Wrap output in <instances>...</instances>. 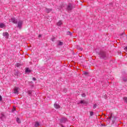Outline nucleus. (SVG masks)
Masks as SVG:
<instances>
[{
	"label": "nucleus",
	"instance_id": "obj_1",
	"mask_svg": "<svg viewBox=\"0 0 127 127\" xmlns=\"http://www.w3.org/2000/svg\"><path fill=\"white\" fill-rule=\"evenodd\" d=\"M99 56L101 59H106V58H107V54L106 53V52L103 51H101L99 53Z\"/></svg>",
	"mask_w": 127,
	"mask_h": 127
},
{
	"label": "nucleus",
	"instance_id": "obj_2",
	"mask_svg": "<svg viewBox=\"0 0 127 127\" xmlns=\"http://www.w3.org/2000/svg\"><path fill=\"white\" fill-rule=\"evenodd\" d=\"M9 22H13V23L16 24L17 23V20L14 17H12L10 19H9Z\"/></svg>",
	"mask_w": 127,
	"mask_h": 127
},
{
	"label": "nucleus",
	"instance_id": "obj_3",
	"mask_svg": "<svg viewBox=\"0 0 127 127\" xmlns=\"http://www.w3.org/2000/svg\"><path fill=\"white\" fill-rule=\"evenodd\" d=\"M23 23V21L22 20H19L17 23V27L19 28V29H21V27H22V24Z\"/></svg>",
	"mask_w": 127,
	"mask_h": 127
},
{
	"label": "nucleus",
	"instance_id": "obj_4",
	"mask_svg": "<svg viewBox=\"0 0 127 127\" xmlns=\"http://www.w3.org/2000/svg\"><path fill=\"white\" fill-rule=\"evenodd\" d=\"M73 9V7L72 6V4H68L67 7V11H71Z\"/></svg>",
	"mask_w": 127,
	"mask_h": 127
},
{
	"label": "nucleus",
	"instance_id": "obj_5",
	"mask_svg": "<svg viewBox=\"0 0 127 127\" xmlns=\"http://www.w3.org/2000/svg\"><path fill=\"white\" fill-rule=\"evenodd\" d=\"M65 122H67V118L63 117L61 119V124H65Z\"/></svg>",
	"mask_w": 127,
	"mask_h": 127
},
{
	"label": "nucleus",
	"instance_id": "obj_6",
	"mask_svg": "<svg viewBox=\"0 0 127 127\" xmlns=\"http://www.w3.org/2000/svg\"><path fill=\"white\" fill-rule=\"evenodd\" d=\"M79 104H82L83 105H87V102L85 100H81L79 102L77 103L78 105Z\"/></svg>",
	"mask_w": 127,
	"mask_h": 127
},
{
	"label": "nucleus",
	"instance_id": "obj_7",
	"mask_svg": "<svg viewBox=\"0 0 127 127\" xmlns=\"http://www.w3.org/2000/svg\"><path fill=\"white\" fill-rule=\"evenodd\" d=\"M54 107L55 108V109H60V105H59V104H57V103H55L54 105Z\"/></svg>",
	"mask_w": 127,
	"mask_h": 127
},
{
	"label": "nucleus",
	"instance_id": "obj_8",
	"mask_svg": "<svg viewBox=\"0 0 127 127\" xmlns=\"http://www.w3.org/2000/svg\"><path fill=\"white\" fill-rule=\"evenodd\" d=\"M2 35L6 38H8V36H9V34H8V33L7 32L3 33Z\"/></svg>",
	"mask_w": 127,
	"mask_h": 127
},
{
	"label": "nucleus",
	"instance_id": "obj_9",
	"mask_svg": "<svg viewBox=\"0 0 127 127\" xmlns=\"http://www.w3.org/2000/svg\"><path fill=\"white\" fill-rule=\"evenodd\" d=\"M14 94H18V87H15L14 89Z\"/></svg>",
	"mask_w": 127,
	"mask_h": 127
},
{
	"label": "nucleus",
	"instance_id": "obj_10",
	"mask_svg": "<svg viewBox=\"0 0 127 127\" xmlns=\"http://www.w3.org/2000/svg\"><path fill=\"white\" fill-rule=\"evenodd\" d=\"M57 45H58L59 46H62V45H63V42L60 41H58Z\"/></svg>",
	"mask_w": 127,
	"mask_h": 127
},
{
	"label": "nucleus",
	"instance_id": "obj_11",
	"mask_svg": "<svg viewBox=\"0 0 127 127\" xmlns=\"http://www.w3.org/2000/svg\"><path fill=\"white\" fill-rule=\"evenodd\" d=\"M5 25L3 23H0V28H4Z\"/></svg>",
	"mask_w": 127,
	"mask_h": 127
},
{
	"label": "nucleus",
	"instance_id": "obj_12",
	"mask_svg": "<svg viewBox=\"0 0 127 127\" xmlns=\"http://www.w3.org/2000/svg\"><path fill=\"white\" fill-rule=\"evenodd\" d=\"M0 119L1 120V121H3V119H5V116H4V115H3V114H1Z\"/></svg>",
	"mask_w": 127,
	"mask_h": 127
},
{
	"label": "nucleus",
	"instance_id": "obj_13",
	"mask_svg": "<svg viewBox=\"0 0 127 127\" xmlns=\"http://www.w3.org/2000/svg\"><path fill=\"white\" fill-rule=\"evenodd\" d=\"M66 35H69V36H72L73 35V34L70 31H67L66 33Z\"/></svg>",
	"mask_w": 127,
	"mask_h": 127
},
{
	"label": "nucleus",
	"instance_id": "obj_14",
	"mask_svg": "<svg viewBox=\"0 0 127 127\" xmlns=\"http://www.w3.org/2000/svg\"><path fill=\"white\" fill-rule=\"evenodd\" d=\"M57 24L58 26H60L61 25H62L63 24L62 21H59Z\"/></svg>",
	"mask_w": 127,
	"mask_h": 127
},
{
	"label": "nucleus",
	"instance_id": "obj_15",
	"mask_svg": "<svg viewBox=\"0 0 127 127\" xmlns=\"http://www.w3.org/2000/svg\"><path fill=\"white\" fill-rule=\"evenodd\" d=\"M39 126H40V124H39V123H38V122H35V127H39Z\"/></svg>",
	"mask_w": 127,
	"mask_h": 127
},
{
	"label": "nucleus",
	"instance_id": "obj_16",
	"mask_svg": "<svg viewBox=\"0 0 127 127\" xmlns=\"http://www.w3.org/2000/svg\"><path fill=\"white\" fill-rule=\"evenodd\" d=\"M25 72L26 73H30V72H31V70H30V69H29V68H26Z\"/></svg>",
	"mask_w": 127,
	"mask_h": 127
},
{
	"label": "nucleus",
	"instance_id": "obj_17",
	"mask_svg": "<svg viewBox=\"0 0 127 127\" xmlns=\"http://www.w3.org/2000/svg\"><path fill=\"white\" fill-rule=\"evenodd\" d=\"M112 117H113V114L112 113H110V117H109L108 118V121L109 122H110V121H111V119H112Z\"/></svg>",
	"mask_w": 127,
	"mask_h": 127
},
{
	"label": "nucleus",
	"instance_id": "obj_18",
	"mask_svg": "<svg viewBox=\"0 0 127 127\" xmlns=\"http://www.w3.org/2000/svg\"><path fill=\"white\" fill-rule=\"evenodd\" d=\"M46 11L47 13H49V12H50V11H51V9L46 8Z\"/></svg>",
	"mask_w": 127,
	"mask_h": 127
},
{
	"label": "nucleus",
	"instance_id": "obj_19",
	"mask_svg": "<svg viewBox=\"0 0 127 127\" xmlns=\"http://www.w3.org/2000/svg\"><path fill=\"white\" fill-rule=\"evenodd\" d=\"M33 92V90H29L28 91V95H31L32 94V92Z\"/></svg>",
	"mask_w": 127,
	"mask_h": 127
},
{
	"label": "nucleus",
	"instance_id": "obj_20",
	"mask_svg": "<svg viewBox=\"0 0 127 127\" xmlns=\"http://www.w3.org/2000/svg\"><path fill=\"white\" fill-rule=\"evenodd\" d=\"M123 100L125 103L127 104V97H125L123 98Z\"/></svg>",
	"mask_w": 127,
	"mask_h": 127
},
{
	"label": "nucleus",
	"instance_id": "obj_21",
	"mask_svg": "<svg viewBox=\"0 0 127 127\" xmlns=\"http://www.w3.org/2000/svg\"><path fill=\"white\" fill-rule=\"evenodd\" d=\"M16 122H17V123H18V124H20V123H21L20 120H19V119L18 118H17Z\"/></svg>",
	"mask_w": 127,
	"mask_h": 127
},
{
	"label": "nucleus",
	"instance_id": "obj_22",
	"mask_svg": "<svg viewBox=\"0 0 127 127\" xmlns=\"http://www.w3.org/2000/svg\"><path fill=\"white\" fill-rule=\"evenodd\" d=\"M81 96H82V97H86V94H85V93L82 94H81Z\"/></svg>",
	"mask_w": 127,
	"mask_h": 127
},
{
	"label": "nucleus",
	"instance_id": "obj_23",
	"mask_svg": "<svg viewBox=\"0 0 127 127\" xmlns=\"http://www.w3.org/2000/svg\"><path fill=\"white\" fill-rule=\"evenodd\" d=\"M97 108V104H94L93 106V109H96Z\"/></svg>",
	"mask_w": 127,
	"mask_h": 127
},
{
	"label": "nucleus",
	"instance_id": "obj_24",
	"mask_svg": "<svg viewBox=\"0 0 127 127\" xmlns=\"http://www.w3.org/2000/svg\"><path fill=\"white\" fill-rule=\"evenodd\" d=\"M16 65L17 67H19V66H20V64L19 63H17Z\"/></svg>",
	"mask_w": 127,
	"mask_h": 127
},
{
	"label": "nucleus",
	"instance_id": "obj_25",
	"mask_svg": "<svg viewBox=\"0 0 127 127\" xmlns=\"http://www.w3.org/2000/svg\"><path fill=\"white\" fill-rule=\"evenodd\" d=\"M123 81H124V82H127V79L126 78H123Z\"/></svg>",
	"mask_w": 127,
	"mask_h": 127
},
{
	"label": "nucleus",
	"instance_id": "obj_26",
	"mask_svg": "<svg viewBox=\"0 0 127 127\" xmlns=\"http://www.w3.org/2000/svg\"><path fill=\"white\" fill-rule=\"evenodd\" d=\"M90 115L91 116H93V115H94V113L93 112H91L90 113Z\"/></svg>",
	"mask_w": 127,
	"mask_h": 127
},
{
	"label": "nucleus",
	"instance_id": "obj_27",
	"mask_svg": "<svg viewBox=\"0 0 127 127\" xmlns=\"http://www.w3.org/2000/svg\"><path fill=\"white\" fill-rule=\"evenodd\" d=\"M83 74H84V75H88V72L84 71Z\"/></svg>",
	"mask_w": 127,
	"mask_h": 127
},
{
	"label": "nucleus",
	"instance_id": "obj_28",
	"mask_svg": "<svg viewBox=\"0 0 127 127\" xmlns=\"http://www.w3.org/2000/svg\"><path fill=\"white\" fill-rule=\"evenodd\" d=\"M55 40V38H52V41H53V42H54Z\"/></svg>",
	"mask_w": 127,
	"mask_h": 127
},
{
	"label": "nucleus",
	"instance_id": "obj_29",
	"mask_svg": "<svg viewBox=\"0 0 127 127\" xmlns=\"http://www.w3.org/2000/svg\"><path fill=\"white\" fill-rule=\"evenodd\" d=\"M124 50L127 52V46L124 48Z\"/></svg>",
	"mask_w": 127,
	"mask_h": 127
},
{
	"label": "nucleus",
	"instance_id": "obj_30",
	"mask_svg": "<svg viewBox=\"0 0 127 127\" xmlns=\"http://www.w3.org/2000/svg\"><path fill=\"white\" fill-rule=\"evenodd\" d=\"M78 49H79V50H80V51H82V50H83V48H80V47L78 48Z\"/></svg>",
	"mask_w": 127,
	"mask_h": 127
},
{
	"label": "nucleus",
	"instance_id": "obj_31",
	"mask_svg": "<svg viewBox=\"0 0 127 127\" xmlns=\"http://www.w3.org/2000/svg\"><path fill=\"white\" fill-rule=\"evenodd\" d=\"M0 101H2V97L0 95Z\"/></svg>",
	"mask_w": 127,
	"mask_h": 127
},
{
	"label": "nucleus",
	"instance_id": "obj_32",
	"mask_svg": "<svg viewBox=\"0 0 127 127\" xmlns=\"http://www.w3.org/2000/svg\"><path fill=\"white\" fill-rule=\"evenodd\" d=\"M33 81H36V78H35V77H33Z\"/></svg>",
	"mask_w": 127,
	"mask_h": 127
},
{
	"label": "nucleus",
	"instance_id": "obj_33",
	"mask_svg": "<svg viewBox=\"0 0 127 127\" xmlns=\"http://www.w3.org/2000/svg\"><path fill=\"white\" fill-rule=\"evenodd\" d=\"M64 92H66V91H67V89H64Z\"/></svg>",
	"mask_w": 127,
	"mask_h": 127
},
{
	"label": "nucleus",
	"instance_id": "obj_34",
	"mask_svg": "<svg viewBox=\"0 0 127 127\" xmlns=\"http://www.w3.org/2000/svg\"><path fill=\"white\" fill-rule=\"evenodd\" d=\"M41 37V35H39V37Z\"/></svg>",
	"mask_w": 127,
	"mask_h": 127
},
{
	"label": "nucleus",
	"instance_id": "obj_35",
	"mask_svg": "<svg viewBox=\"0 0 127 127\" xmlns=\"http://www.w3.org/2000/svg\"><path fill=\"white\" fill-rule=\"evenodd\" d=\"M13 111H15V108H14Z\"/></svg>",
	"mask_w": 127,
	"mask_h": 127
},
{
	"label": "nucleus",
	"instance_id": "obj_36",
	"mask_svg": "<svg viewBox=\"0 0 127 127\" xmlns=\"http://www.w3.org/2000/svg\"><path fill=\"white\" fill-rule=\"evenodd\" d=\"M105 96L106 97H107V95L105 94Z\"/></svg>",
	"mask_w": 127,
	"mask_h": 127
},
{
	"label": "nucleus",
	"instance_id": "obj_37",
	"mask_svg": "<svg viewBox=\"0 0 127 127\" xmlns=\"http://www.w3.org/2000/svg\"><path fill=\"white\" fill-rule=\"evenodd\" d=\"M124 34H122V35H123Z\"/></svg>",
	"mask_w": 127,
	"mask_h": 127
}]
</instances>
